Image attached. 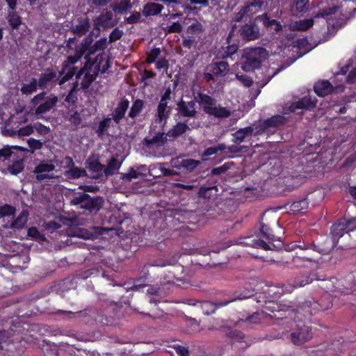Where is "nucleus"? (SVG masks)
Instances as JSON below:
<instances>
[{"label":"nucleus","instance_id":"052dcab7","mask_svg":"<svg viewBox=\"0 0 356 356\" xmlns=\"http://www.w3.org/2000/svg\"><path fill=\"white\" fill-rule=\"evenodd\" d=\"M236 77L245 87H250L253 83L252 79L245 74H239L237 73L236 74Z\"/></svg>","mask_w":356,"mask_h":356},{"label":"nucleus","instance_id":"473e14b6","mask_svg":"<svg viewBox=\"0 0 356 356\" xmlns=\"http://www.w3.org/2000/svg\"><path fill=\"white\" fill-rule=\"evenodd\" d=\"M332 86L328 81H318L314 85V91L320 97H325L332 92Z\"/></svg>","mask_w":356,"mask_h":356},{"label":"nucleus","instance_id":"6ab92c4d","mask_svg":"<svg viewBox=\"0 0 356 356\" xmlns=\"http://www.w3.org/2000/svg\"><path fill=\"white\" fill-rule=\"evenodd\" d=\"M256 124H254L252 126H248L244 128L239 129L238 130H237L236 131L232 134L233 137L232 142L235 144H240L243 143L247 137L252 134L256 136Z\"/></svg>","mask_w":356,"mask_h":356},{"label":"nucleus","instance_id":"cd10ccee","mask_svg":"<svg viewBox=\"0 0 356 356\" xmlns=\"http://www.w3.org/2000/svg\"><path fill=\"white\" fill-rule=\"evenodd\" d=\"M330 303L324 305L322 300L321 302H318L307 300L303 303L302 307L304 309H308L307 312L310 314H313L318 311H324L329 309L330 307Z\"/></svg>","mask_w":356,"mask_h":356},{"label":"nucleus","instance_id":"5701e85b","mask_svg":"<svg viewBox=\"0 0 356 356\" xmlns=\"http://www.w3.org/2000/svg\"><path fill=\"white\" fill-rule=\"evenodd\" d=\"M210 72L218 77H222L227 74L229 66L226 61L213 62L209 65Z\"/></svg>","mask_w":356,"mask_h":356},{"label":"nucleus","instance_id":"2f4dec72","mask_svg":"<svg viewBox=\"0 0 356 356\" xmlns=\"http://www.w3.org/2000/svg\"><path fill=\"white\" fill-rule=\"evenodd\" d=\"M167 140L168 138L165 136V134L159 132L152 138H145L143 143L148 147H150L152 145L161 147Z\"/></svg>","mask_w":356,"mask_h":356},{"label":"nucleus","instance_id":"f257e3e1","mask_svg":"<svg viewBox=\"0 0 356 356\" xmlns=\"http://www.w3.org/2000/svg\"><path fill=\"white\" fill-rule=\"evenodd\" d=\"M315 280L319 282L318 286L326 292L334 293L336 296L350 293L356 285V272L348 275L344 279L339 280L336 278L325 279L316 273H313Z\"/></svg>","mask_w":356,"mask_h":356},{"label":"nucleus","instance_id":"a878e982","mask_svg":"<svg viewBox=\"0 0 356 356\" xmlns=\"http://www.w3.org/2000/svg\"><path fill=\"white\" fill-rule=\"evenodd\" d=\"M24 152H20V155L17 156L15 161H11L13 163L8 166L7 170L13 175H17L24 169Z\"/></svg>","mask_w":356,"mask_h":356},{"label":"nucleus","instance_id":"7c9ffc66","mask_svg":"<svg viewBox=\"0 0 356 356\" xmlns=\"http://www.w3.org/2000/svg\"><path fill=\"white\" fill-rule=\"evenodd\" d=\"M155 2H148L144 5L143 14L145 17L159 15L163 9V6Z\"/></svg>","mask_w":356,"mask_h":356},{"label":"nucleus","instance_id":"13d9d810","mask_svg":"<svg viewBox=\"0 0 356 356\" xmlns=\"http://www.w3.org/2000/svg\"><path fill=\"white\" fill-rule=\"evenodd\" d=\"M28 236L38 241H43L45 240V237L41 234L35 227H32L28 229Z\"/></svg>","mask_w":356,"mask_h":356},{"label":"nucleus","instance_id":"7ed1b4c3","mask_svg":"<svg viewBox=\"0 0 356 356\" xmlns=\"http://www.w3.org/2000/svg\"><path fill=\"white\" fill-rule=\"evenodd\" d=\"M244 54L245 60L241 64V69L245 72H251L259 68L268 57V51L261 47L246 49Z\"/></svg>","mask_w":356,"mask_h":356},{"label":"nucleus","instance_id":"0eeeda50","mask_svg":"<svg viewBox=\"0 0 356 356\" xmlns=\"http://www.w3.org/2000/svg\"><path fill=\"white\" fill-rule=\"evenodd\" d=\"M335 244L332 239L326 238L317 243L305 241H295L292 244V248H299L301 250H310L312 253L315 254L316 257L318 254H327L334 248Z\"/></svg>","mask_w":356,"mask_h":356},{"label":"nucleus","instance_id":"c85d7f7f","mask_svg":"<svg viewBox=\"0 0 356 356\" xmlns=\"http://www.w3.org/2000/svg\"><path fill=\"white\" fill-rule=\"evenodd\" d=\"M190 130L191 128L186 122H179L167 132L166 136L176 138Z\"/></svg>","mask_w":356,"mask_h":356},{"label":"nucleus","instance_id":"72a5a7b5","mask_svg":"<svg viewBox=\"0 0 356 356\" xmlns=\"http://www.w3.org/2000/svg\"><path fill=\"white\" fill-rule=\"evenodd\" d=\"M313 24L314 20L312 19L294 21L289 24V29L291 31H305L312 27Z\"/></svg>","mask_w":356,"mask_h":356},{"label":"nucleus","instance_id":"bf43d9fd","mask_svg":"<svg viewBox=\"0 0 356 356\" xmlns=\"http://www.w3.org/2000/svg\"><path fill=\"white\" fill-rule=\"evenodd\" d=\"M83 52H76L74 56H70L67 60L63 63L65 65V67H67L70 65H73L76 63L82 56Z\"/></svg>","mask_w":356,"mask_h":356},{"label":"nucleus","instance_id":"e2e57ef3","mask_svg":"<svg viewBox=\"0 0 356 356\" xmlns=\"http://www.w3.org/2000/svg\"><path fill=\"white\" fill-rule=\"evenodd\" d=\"M123 35L122 31L120 30L118 28H115L112 31L109 35V42L112 43L116 40H120Z\"/></svg>","mask_w":356,"mask_h":356},{"label":"nucleus","instance_id":"5fc2aeb1","mask_svg":"<svg viewBox=\"0 0 356 356\" xmlns=\"http://www.w3.org/2000/svg\"><path fill=\"white\" fill-rule=\"evenodd\" d=\"M203 31V25L199 22H195L187 28V33L192 35L199 34Z\"/></svg>","mask_w":356,"mask_h":356},{"label":"nucleus","instance_id":"37998d69","mask_svg":"<svg viewBox=\"0 0 356 356\" xmlns=\"http://www.w3.org/2000/svg\"><path fill=\"white\" fill-rule=\"evenodd\" d=\"M309 0H296L292 10L298 13H305L309 10Z\"/></svg>","mask_w":356,"mask_h":356},{"label":"nucleus","instance_id":"680f3d73","mask_svg":"<svg viewBox=\"0 0 356 356\" xmlns=\"http://www.w3.org/2000/svg\"><path fill=\"white\" fill-rule=\"evenodd\" d=\"M58 314H63L67 316L68 318H72L73 317H81L86 315V312L83 311H79L76 312H67L64 310H58L56 312Z\"/></svg>","mask_w":356,"mask_h":356},{"label":"nucleus","instance_id":"6e6d98bb","mask_svg":"<svg viewBox=\"0 0 356 356\" xmlns=\"http://www.w3.org/2000/svg\"><path fill=\"white\" fill-rule=\"evenodd\" d=\"M154 1H161L163 3L168 9V12H176L177 6L180 4L179 0H154Z\"/></svg>","mask_w":356,"mask_h":356},{"label":"nucleus","instance_id":"69168bd1","mask_svg":"<svg viewBox=\"0 0 356 356\" xmlns=\"http://www.w3.org/2000/svg\"><path fill=\"white\" fill-rule=\"evenodd\" d=\"M77 70V67H72L69 72H67L59 81L58 84L60 86L64 84L65 82L70 80L73 76L75 74V72Z\"/></svg>","mask_w":356,"mask_h":356},{"label":"nucleus","instance_id":"09e8293b","mask_svg":"<svg viewBox=\"0 0 356 356\" xmlns=\"http://www.w3.org/2000/svg\"><path fill=\"white\" fill-rule=\"evenodd\" d=\"M27 222V214L22 212L17 218L12 222L10 227L13 229H22Z\"/></svg>","mask_w":356,"mask_h":356},{"label":"nucleus","instance_id":"c03bdc74","mask_svg":"<svg viewBox=\"0 0 356 356\" xmlns=\"http://www.w3.org/2000/svg\"><path fill=\"white\" fill-rule=\"evenodd\" d=\"M38 83L35 78H33L29 83H24L21 88L23 95H29L35 92L38 89Z\"/></svg>","mask_w":356,"mask_h":356},{"label":"nucleus","instance_id":"dca6fc26","mask_svg":"<svg viewBox=\"0 0 356 356\" xmlns=\"http://www.w3.org/2000/svg\"><path fill=\"white\" fill-rule=\"evenodd\" d=\"M102 60L103 55L98 54L95 58V60L90 61V63L88 65L86 64L85 67H86L88 65L90 68L94 67L95 71L94 74H92L88 72L86 73L81 83L82 89H88L89 86L91 85V83L93 82V81L95 79L98 72L100 71V63Z\"/></svg>","mask_w":356,"mask_h":356},{"label":"nucleus","instance_id":"f3484780","mask_svg":"<svg viewBox=\"0 0 356 356\" xmlns=\"http://www.w3.org/2000/svg\"><path fill=\"white\" fill-rule=\"evenodd\" d=\"M54 169L55 165L54 164L43 161L35 167L33 172L36 175L35 180L41 182L46 179H53L54 177L48 173L52 172Z\"/></svg>","mask_w":356,"mask_h":356},{"label":"nucleus","instance_id":"f8f14e48","mask_svg":"<svg viewBox=\"0 0 356 356\" xmlns=\"http://www.w3.org/2000/svg\"><path fill=\"white\" fill-rule=\"evenodd\" d=\"M241 38L245 41H253L260 38L259 26L253 21L241 25L238 29Z\"/></svg>","mask_w":356,"mask_h":356},{"label":"nucleus","instance_id":"393cba45","mask_svg":"<svg viewBox=\"0 0 356 356\" xmlns=\"http://www.w3.org/2000/svg\"><path fill=\"white\" fill-rule=\"evenodd\" d=\"M129 105V102L124 99L121 100L117 107L115 108L112 113V118L116 124H118L120 121L124 118L125 113L127 111Z\"/></svg>","mask_w":356,"mask_h":356},{"label":"nucleus","instance_id":"a211bd4d","mask_svg":"<svg viewBox=\"0 0 356 356\" xmlns=\"http://www.w3.org/2000/svg\"><path fill=\"white\" fill-rule=\"evenodd\" d=\"M286 54L288 58L284 61V63L278 67L272 74L271 77L274 76L279 72L285 69L286 67L290 66L292 63H293L298 58L301 57L304 53L300 52V49L298 47L293 46L291 49H287Z\"/></svg>","mask_w":356,"mask_h":356},{"label":"nucleus","instance_id":"aec40b11","mask_svg":"<svg viewBox=\"0 0 356 356\" xmlns=\"http://www.w3.org/2000/svg\"><path fill=\"white\" fill-rule=\"evenodd\" d=\"M57 74L56 71L52 69L47 68L44 72L42 73L37 80L38 83V87L44 89L48 86L52 85L56 81Z\"/></svg>","mask_w":356,"mask_h":356},{"label":"nucleus","instance_id":"6e6552de","mask_svg":"<svg viewBox=\"0 0 356 356\" xmlns=\"http://www.w3.org/2000/svg\"><path fill=\"white\" fill-rule=\"evenodd\" d=\"M289 309V307H287L286 310L279 309V307H277V309L273 308L270 309L271 312L273 314H268L264 312H254L252 315L248 316L245 319H241L239 320L236 323V325H238L241 322H249L250 323L253 324H258L261 323L262 319H264L266 318H270L271 319H275L276 322H275L273 324H279V321H283L284 318H286V316H282V312H287Z\"/></svg>","mask_w":356,"mask_h":356},{"label":"nucleus","instance_id":"c756f323","mask_svg":"<svg viewBox=\"0 0 356 356\" xmlns=\"http://www.w3.org/2000/svg\"><path fill=\"white\" fill-rule=\"evenodd\" d=\"M107 47V40L106 38H101L97 40L92 46H91L89 49V53L86 56V59L87 60L86 65H88L90 61L95 60V59H92L91 58V55L95 54L98 51H103Z\"/></svg>","mask_w":356,"mask_h":356},{"label":"nucleus","instance_id":"4c0bfd02","mask_svg":"<svg viewBox=\"0 0 356 356\" xmlns=\"http://www.w3.org/2000/svg\"><path fill=\"white\" fill-rule=\"evenodd\" d=\"M346 228V224L343 222H339L334 224L331 229V233L332 235V241H334L336 245L337 241L344 234V231Z\"/></svg>","mask_w":356,"mask_h":356},{"label":"nucleus","instance_id":"b1692460","mask_svg":"<svg viewBox=\"0 0 356 356\" xmlns=\"http://www.w3.org/2000/svg\"><path fill=\"white\" fill-rule=\"evenodd\" d=\"M123 160L119 159L118 155L113 156L108 161L107 165H104V175L106 177L113 175L121 167Z\"/></svg>","mask_w":356,"mask_h":356},{"label":"nucleus","instance_id":"4be33fe9","mask_svg":"<svg viewBox=\"0 0 356 356\" xmlns=\"http://www.w3.org/2000/svg\"><path fill=\"white\" fill-rule=\"evenodd\" d=\"M90 27V20L87 17H79L76 23L73 24L71 26V31L73 33L79 36L85 35L88 32Z\"/></svg>","mask_w":356,"mask_h":356},{"label":"nucleus","instance_id":"bb28decb","mask_svg":"<svg viewBox=\"0 0 356 356\" xmlns=\"http://www.w3.org/2000/svg\"><path fill=\"white\" fill-rule=\"evenodd\" d=\"M316 99L311 96H305L298 102H294L291 107L296 109H311L316 107Z\"/></svg>","mask_w":356,"mask_h":356},{"label":"nucleus","instance_id":"864d4df0","mask_svg":"<svg viewBox=\"0 0 356 356\" xmlns=\"http://www.w3.org/2000/svg\"><path fill=\"white\" fill-rule=\"evenodd\" d=\"M111 120V118H107L99 122L98 129L96 131V133L99 137H102L107 131L108 128L110 127Z\"/></svg>","mask_w":356,"mask_h":356},{"label":"nucleus","instance_id":"4d7b16f0","mask_svg":"<svg viewBox=\"0 0 356 356\" xmlns=\"http://www.w3.org/2000/svg\"><path fill=\"white\" fill-rule=\"evenodd\" d=\"M232 164H233V163H227L223 164L221 166L213 168L211 172V174L212 175H218L225 173L230 168V167L232 165Z\"/></svg>","mask_w":356,"mask_h":356},{"label":"nucleus","instance_id":"4468645a","mask_svg":"<svg viewBox=\"0 0 356 356\" xmlns=\"http://www.w3.org/2000/svg\"><path fill=\"white\" fill-rule=\"evenodd\" d=\"M177 114L186 118H195L197 115L196 102L194 100L184 101L182 98L177 103Z\"/></svg>","mask_w":356,"mask_h":356},{"label":"nucleus","instance_id":"49530a36","mask_svg":"<svg viewBox=\"0 0 356 356\" xmlns=\"http://www.w3.org/2000/svg\"><path fill=\"white\" fill-rule=\"evenodd\" d=\"M66 175L71 179H78L86 176L87 173L85 169L73 166L66 171Z\"/></svg>","mask_w":356,"mask_h":356},{"label":"nucleus","instance_id":"1a4fd4ad","mask_svg":"<svg viewBox=\"0 0 356 356\" xmlns=\"http://www.w3.org/2000/svg\"><path fill=\"white\" fill-rule=\"evenodd\" d=\"M312 338V329L302 322L296 323L290 334V340L296 346L302 345Z\"/></svg>","mask_w":356,"mask_h":356},{"label":"nucleus","instance_id":"58836bf2","mask_svg":"<svg viewBox=\"0 0 356 356\" xmlns=\"http://www.w3.org/2000/svg\"><path fill=\"white\" fill-rule=\"evenodd\" d=\"M264 3V0H248V3L244 8L250 15H252L261 10Z\"/></svg>","mask_w":356,"mask_h":356},{"label":"nucleus","instance_id":"338daca9","mask_svg":"<svg viewBox=\"0 0 356 356\" xmlns=\"http://www.w3.org/2000/svg\"><path fill=\"white\" fill-rule=\"evenodd\" d=\"M74 236L83 239H91L94 237L93 233L85 229L79 230L77 234H75Z\"/></svg>","mask_w":356,"mask_h":356},{"label":"nucleus","instance_id":"a18cd8bd","mask_svg":"<svg viewBox=\"0 0 356 356\" xmlns=\"http://www.w3.org/2000/svg\"><path fill=\"white\" fill-rule=\"evenodd\" d=\"M249 242H240V244L245 243V245H250L254 248H262L264 250H272L270 245L266 241L261 239H250L248 238Z\"/></svg>","mask_w":356,"mask_h":356},{"label":"nucleus","instance_id":"a19ab883","mask_svg":"<svg viewBox=\"0 0 356 356\" xmlns=\"http://www.w3.org/2000/svg\"><path fill=\"white\" fill-rule=\"evenodd\" d=\"M144 101L139 99L135 100L130 108L128 116L132 119H134L140 113L144 108Z\"/></svg>","mask_w":356,"mask_h":356},{"label":"nucleus","instance_id":"de8ad7c7","mask_svg":"<svg viewBox=\"0 0 356 356\" xmlns=\"http://www.w3.org/2000/svg\"><path fill=\"white\" fill-rule=\"evenodd\" d=\"M201 162L193 159H182V168L187 172H193L197 166L200 165Z\"/></svg>","mask_w":356,"mask_h":356},{"label":"nucleus","instance_id":"3c124183","mask_svg":"<svg viewBox=\"0 0 356 356\" xmlns=\"http://www.w3.org/2000/svg\"><path fill=\"white\" fill-rule=\"evenodd\" d=\"M226 148L227 147L224 143L218 144L217 146L215 147H210L204 151V152L202 153V156L207 157L211 156L213 154H216L219 151H224L225 149H226Z\"/></svg>","mask_w":356,"mask_h":356},{"label":"nucleus","instance_id":"ddd939ff","mask_svg":"<svg viewBox=\"0 0 356 356\" xmlns=\"http://www.w3.org/2000/svg\"><path fill=\"white\" fill-rule=\"evenodd\" d=\"M264 217L262 218L264 222H262L261 227V232L264 237L268 240V243L275 240V236L272 233L273 230L279 229L280 228L277 218L276 216L269 220L268 214L264 213Z\"/></svg>","mask_w":356,"mask_h":356},{"label":"nucleus","instance_id":"2eb2a0df","mask_svg":"<svg viewBox=\"0 0 356 356\" xmlns=\"http://www.w3.org/2000/svg\"><path fill=\"white\" fill-rule=\"evenodd\" d=\"M285 123V118L282 115H274L264 121H259L255 123L257 129L255 135H261L268 130L270 127H277Z\"/></svg>","mask_w":356,"mask_h":356},{"label":"nucleus","instance_id":"9b49d317","mask_svg":"<svg viewBox=\"0 0 356 356\" xmlns=\"http://www.w3.org/2000/svg\"><path fill=\"white\" fill-rule=\"evenodd\" d=\"M232 301L233 300L230 301L220 302L217 305H214L213 302L209 301L198 302L195 300L188 299L186 300L185 303L188 305L194 306L195 307V312L198 314L209 315L214 313L218 307L225 306Z\"/></svg>","mask_w":356,"mask_h":356},{"label":"nucleus","instance_id":"423d86ee","mask_svg":"<svg viewBox=\"0 0 356 356\" xmlns=\"http://www.w3.org/2000/svg\"><path fill=\"white\" fill-rule=\"evenodd\" d=\"M305 252L296 253L290 260L286 261L271 260L272 262L277 264L280 266L285 267L287 264H292L298 269L309 268L318 264L319 259L315 254L312 253L310 250H305Z\"/></svg>","mask_w":356,"mask_h":356},{"label":"nucleus","instance_id":"0e129e2a","mask_svg":"<svg viewBox=\"0 0 356 356\" xmlns=\"http://www.w3.org/2000/svg\"><path fill=\"white\" fill-rule=\"evenodd\" d=\"M237 49H238V46L236 44L228 45L224 49V51L222 54V57L227 58V57L231 56L236 52Z\"/></svg>","mask_w":356,"mask_h":356},{"label":"nucleus","instance_id":"774afa93","mask_svg":"<svg viewBox=\"0 0 356 356\" xmlns=\"http://www.w3.org/2000/svg\"><path fill=\"white\" fill-rule=\"evenodd\" d=\"M68 120L74 125H79L82 122V118L78 111H74L72 114L70 115Z\"/></svg>","mask_w":356,"mask_h":356},{"label":"nucleus","instance_id":"79ce46f5","mask_svg":"<svg viewBox=\"0 0 356 356\" xmlns=\"http://www.w3.org/2000/svg\"><path fill=\"white\" fill-rule=\"evenodd\" d=\"M7 19L10 26L13 29H17L22 24V19L19 15L15 12V10H9L8 12Z\"/></svg>","mask_w":356,"mask_h":356},{"label":"nucleus","instance_id":"f704fd0d","mask_svg":"<svg viewBox=\"0 0 356 356\" xmlns=\"http://www.w3.org/2000/svg\"><path fill=\"white\" fill-rule=\"evenodd\" d=\"M88 164V169L91 171L94 175L92 177L95 179H99L102 177L104 174V165L100 163L97 161H86Z\"/></svg>","mask_w":356,"mask_h":356},{"label":"nucleus","instance_id":"ea45409f","mask_svg":"<svg viewBox=\"0 0 356 356\" xmlns=\"http://www.w3.org/2000/svg\"><path fill=\"white\" fill-rule=\"evenodd\" d=\"M145 176V173L138 171L135 168H130L127 173H120V179L127 181Z\"/></svg>","mask_w":356,"mask_h":356},{"label":"nucleus","instance_id":"9d476101","mask_svg":"<svg viewBox=\"0 0 356 356\" xmlns=\"http://www.w3.org/2000/svg\"><path fill=\"white\" fill-rule=\"evenodd\" d=\"M94 29L99 34L101 28L103 29H111L115 26L118 21L113 18V13L104 9L101 13L93 19Z\"/></svg>","mask_w":356,"mask_h":356},{"label":"nucleus","instance_id":"c9c22d12","mask_svg":"<svg viewBox=\"0 0 356 356\" xmlns=\"http://www.w3.org/2000/svg\"><path fill=\"white\" fill-rule=\"evenodd\" d=\"M132 7L131 0H120L119 3H113L111 8L117 15L127 13Z\"/></svg>","mask_w":356,"mask_h":356},{"label":"nucleus","instance_id":"39448f33","mask_svg":"<svg viewBox=\"0 0 356 356\" xmlns=\"http://www.w3.org/2000/svg\"><path fill=\"white\" fill-rule=\"evenodd\" d=\"M70 203L72 206L79 205L81 209L88 210L90 212H97L103 207L104 200L100 196L90 197L83 192H74Z\"/></svg>","mask_w":356,"mask_h":356},{"label":"nucleus","instance_id":"f03ea898","mask_svg":"<svg viewBox=\"0 0 356 356\" xmlns=\"http://www.w3.org/2000/svg\"><path fill=\"white\" fill-rule=\"evenodd\" d=\"M194 99L203 111L218 118H226L231 115V111L225 107L217 106L216 100L211 96L202 92L193 94Z\"/></svg>","mask_w":356,"mask_h":356},{"label":"nucleus","instance_id":"412c9836","mask_svg":"<svg viewBox=\"0 0 356 356\" xmlns=\"http://www.w3.org/2000/svg\"><path fill=\"white\" fill-rule=\"evenodd\" d=\"M26 151V149L19 146H6L0 149V159L3 158V160L15 161L17 156L20 155V152L24 153Z\"/></svg>","mask_w":356,"mask_h":356},{"label":"nucleus","instance_id":"8fccbe9b","mask_svg":"<svg viewBox=\"0 0 356 356\" xmlns=\"http://www.w3.org/2000/svg\"><path fill=\"white\" fill-rule=\"evenodd\" d=\"M308 207V202L306 199H302L293 202L290 206V209L293 213L306 209Z\"/></svg>","mask_w":356,"mask_h":356},{"label":"nucleus","instance_id":"603ef678","mask_svg":"<svg viewBox=\"0 0 356 356\" xmlns=\"http://www.w3.org/2000/svg\"><path fill=\"white\" fill-rule=\"evenodd\" d=\"M171 90L168 88L161 96L157 106L161 108H172L170 106H168V102L171 99Z\"/></svg>","mask_w":356,"mask_h":356},{"label":"nucleus","instance_id":"20e7f679","mask_svg":"<svg viewBox=\"0 0 356 356\" xmlns=\"http://www.w3.org/2000/svg\"><path fill=\"white\" fill-rule=\"evenodd\" d=\"M58 102V97L54 93L48 94L42 91L35 95L31 100V104L35 107L34 114L39 118L54 108Z\"/></svg>","mask_w":356,"mask_h":356},{"label":"nucleus","instance_id":"e433bc0d","mask_svg":"<svg viewBox=\"0 0 356 356\" xmlns=\"http://www.w3.org/2000/svg\"><path fill=\"white\" fill-rule=\"evenodd\" d=\"M172 108H156V113L155 115V122L159 124H161L163 127L169 118L171 113Z\"/></svg>","mask_w":356,"mask_h":356}]
</instances>
